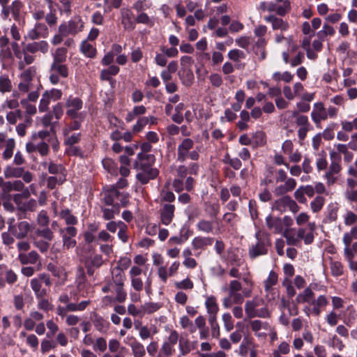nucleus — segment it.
I'll list each match as a JSON object with an SVG mask.
<instances>
[{
  "instance_id": "c85d7f7f",
  "label": "nucleus",
  "mask_w": 357,
  "mask_h": 357,
  "mask_svg": "<svg viewBox=\"0 0 357 357\" xmlns=\"http://www.w3.org/2000/svg\"><path fill=\"white\" fill-rule=\"evenodd\" d=\"M119 195L120 192L115 187L112 186L103 192L102 200L106 205H112L116 208V204H114V202L119 198Z\"/></svg>"
},
{
  "instance_id": "37998d69",
  "label": "nucleus",
  "mask_w": 357,
  "mask_h": 357,
  "mask_svg": "<svg viewBox=\"0 0 357 357\" xmlns=\"http://www.w3.org/2000/svg\"><path fill=\"white\" fill-rule=\"evenodd\" d=\"M22 120V122L18 123L16 126L15 131L20 137H23L26 134V129L32 125L33 119H28V118H23Z\"/></svg>"
},
{
  "instance_id": "aec40b11",
  "label": "nucleus",
  "mask_w": 357,
  "mask_h": 357,
  "mask_svg": "<svg viewBox=\"0 0 357 357\" xmlns=\"http://www.w3.org/2000/svg\"><path fill=\"white\" fill-rule=\"evenodd\" d=\"M48 33V28L45 24L37 23L32 29L29 31L27 36L30 40H36L40 38H47Z\"/></svg>"
},
{
  "instance_id": "0eeeda50",
  "label": "nucleus",
  "mask_w": 357,
  "mask_h": 357,
  "mask_svg": "<svg viewBox=\"0 0 357 357\" xmlns=\"http://www.w3.org/2000/svg\"><path fill=\"white\" fill-rule=\"evenodd\" d=\"M330 157L331 162L324 175L328 185H332L337 181L339 174L342 170L341 156L335 151H331L330 152Z\"/></svg>"
},
{
  "instance_id": "4be33fe9",
  "label": "nucleus",
  "mask_w": 357,
  "mask_h": 357,
  "mask_svg": "<svg viewBox=\"0 0 357 357\" xmlns=\"http://www.w3.org/2000/svg\"><path fill=\"white\" fill-rule=\"evenodd\" d=\"M255 347H257V345L253 337L246 335L243 337L237 353L241 357H247L248 353Z\"/></svg>"
},
{
  "instance_id": "6ab92c4d",
  "label": "nucleus",
  "mask_w": 357,
  "mask_h": 357,
  "mask_svg": "<svg viewBox=\"0 0 357 357\" xmlns=\"http://www.w3.org/2000/svg\"><path fill=\"white\" fill-rule=\"evenodd\" d=\"M345 198L351 202H357V180L347 178L346 180Z\"/></svg>"
},
{
  "instance_id": "052dcab7",
  "label": "nucleus",
  "mask_w": 357,
  "mask_h": 357,
  "mask_svg": "<svg viewBox=\"0 0 357 357\" xmlns=\"http://www.w3.org/2000/svg\"><path fill=\"white\" fill-rule=\"evenodd\" d=\"M36 73V68L33 66L29 67L24 70L20 75L21 80L31 82Z\"/></svg>"
},
{
  "instance_id": "4d7b16f0",
  "label": "nucleus",
  "mask_w": 357,
  "mask_h": 357,
  "mask_svg": "<svg viewBox=\"0 0 357 357\" xmlns=\"http://www.w3.org/2000/svg\"><path fill=\"white\" fill-rule=\"evenodd\" d=\"M180 354L178 357L185 356L191 351L190 341L188 339L181 338L178 342Z\"/></svg>"
},
{
  "instance_id": "423d86ee",
  "label": "nucleus",
  "mask_w": 357,
  "mask_h": 357,
  "mask_svg": "<svg viewBox=\"0 0 357 357\" xmlns=\"http://www.w3.org/2000/svg\"><path fill=\"white\" fill-rule=\"evenodd\" d=\"M83 101L78 97L69 96L65 101L66 115L69 119L86 118V112H82Z\"/></svg>"
},
{
  "instance_id": "b1692460",
  "label": "nucleus",
  "mask_w": 357,
  "mask_h": 357,
  "mask_svg": "<svg viewBox=\"0 0 357 357\" xmlns=\"http://www.w3.org/2000/svg\"><path fill=\"white\" fill-rule=\"evenodd\" d=\"M264 20L271 24L273 30H280L283 31L287 30L289 27V23L287 21L278 17L275 15L266 16Z\"/></svg>"
},
{
  "instance_id": "13d9d810",
  "label": "nucleus",
  "mask_w": 357,
  "mask_h": 357,
  "mask_svg": "<svg viewBox=\"0 0 357 357\" xmlns=\"http://www.w3.org/2000/svg\"><path fill=\"white\" fill-rule=\"evenodd\" d=\"M50 221V218L46 211L42 210L38 213L36 222L40 227H48Z\"/></svg>"
},
{
  "instance_id": "ddd939ff",
  "label": "nucleus",
  "mask_w": 357,
  "mask_h": 357,
  "mask_svg": "<svg viewBox=\"0 0 357 357\" xmlns=\"http://www.w3.org/2000/svg\"><path fill=\"white\" fill-rule=\"evenodd\" d=\"M50 81L52 84H57L60 79L67 78L69 70L66 65L51 64L50 68Z\"/></svg>"
},
{
  "instance_id": "0e129e2a",
  "label": "nucleus",
  "mask_w": 357,
  "mask_h": 357,
  "mask_svg": "<svg viewBox=\"0 0 357 357\" xmlns=\"http://www.w3.org/2000/svg\"><path fill=\"white\" fill-rule=\"evenodd\" d=\"M180 324L183 329H188L190 333L196 332V326L187 316L181 317Z\"/></svg>"
},
{
  "instance_id": "72a5a7b5",
  "label": "nucleus",
  "mask_w": 357,
  "mask_h": 357,
  "mask_svg": "<svg viewBox=\"0 0 357 357\" xmlns=\"http://www.w3.org/2000/svg\"><path fill=\"white\" fill-rule=\"evenodd\" d=\"M133 357H144L146 356L145 347L138 340L134 339L130 344Z\"/></svg>"
},
{
  "instance_id": "c756f323",
  "label": "nucleus",
  "mask_w": 357,
  "mask_h": 357,
  "mask_svg": "<svg viewBox=\"0 0 357 357\" xmlns=\"http://www.w3.org/2000/svg\"><path fill=\"white\" fill-rule=\"evenodd\" d=\"M92 323L96 329L101 333H106L109 330V323L98 314H93L92 317Z\"/></svg>"
},
{
  "instance_id": "7c9ffc66",
  "label": "nucleus",
  "mask_w": 357,
  "mask_h": 357,
  "mask_svg": "<svg viewBox=\"0 0 357 357\" xmlns=\"http://www.w3.org/2000/svg\"><path fill=\"white\" fill-rule=\"evenodd\" d=\"M126 277L123 271L119 267H115L112 271V279L109 283L112 286L115 285H124Z\"/></svg>"
},
{
  "instance_id": "ea45409f",
  "label": "nucleus",
  "mask_w": 357,
  "mask_h": 357,
  "mask_svg": "<svg viewBox=\"0 0 357 357\" xmlns=\"http://www.w3.org/2000/svg\"><path fill=\"white\" fill-rule=\"evenodd\" d=\"M20 104L24 109L23 118L32 119L31 116L37 113V108L35 105L31 102H28L27 100H21Z\"/></svg>"
},
{
  "instance_id": "8fccbe9b",
  "label": "nucleus",
  "mask_w": 357,
  "mask_h": 357,
  "mask_svg": "<svg viewBox=\"0 0 357 357\" xmlns=\"http://www.w3.org/2000/svg\"><path fill=\"white\" fill-rule=\"evenodd\" d=\"M36 235L41 237V239L49 241H52L54 238V232L49 227H43L42 229L38 228L36 231Z\"/></svg>"
},
{
  "instance_id": "473e14b6",
  "label": "nucleus",
  "mask_w": 357,
  "mask_h": 357,
  "mask_svg": "<svg viewBox=\"0 0 357 357\" xmlns=\"http://www.w3.org/2000/svg\"><path fill=\"white\" fill-rule=\"evenodd\" d=\"M40 256L38 252L35 250H32L28 254L24 252H20L18 255V259L21 264H34L39 259Z\"/></svg>"
},
{
  "instance_id": "bb28decb",
  "label": "nucleus",
  "mask_w": 357,
  "mask_h": 357,
  "mask_svg": "<svg viewBox=\"0 0 357 357\" xmlns=\"http://www.w3.org/2000/svg\"><path fill=\"white\" fill-rule=\"evenodd\" d=\"M250 327L252 331L254 332L255 335L258 338H264L266 337V333L260 332L261 329L267 330L269 327V325L267 322H262L260 320L255 319L250 321L249 323Z\"/></svg>"
},
{
  "instance_id": "a878e982",
  "label": "nucleus",
  "mask_w": 357,
  "mask_h": 357,
  "mask_svg": "<svg viewBox=\"0 0 357 357\" xmlns=\"http://www.w3.org/2000/svg\"><path fill=\"white\" fill-rule=\"evenodd\" d=\"M268 229L275 234H281L283 231L282 219L278 217L268 215L266 218Z\"/></svg>"
},
{
  "instance_id": "f704fd0d",
  "label": "nucleus",
  "mask_w": 357,
  "mask_h": 357,
  "mask_svg": "<svg viewBox=\"0 0 357 357\" xmlns=\"http://www.w3.org/2000/svg\"><path fill=\"white\" fill-rule=\"evenodd\" d=\"M314 298V294L310 287L305 288L303 292L300 293L296 298L297 303H312Z\"/></svg>"
},
{
  "instance_id": "603ef678",
  "label": "nucleus",
  "mask_w": 357,
  "mask_h": 357,
  "mask_svg": "<svg viewBox=\"0 0 357 357\" xmlns=\"http://www.w3.org/2000/svg\"><path fill=\"white\" fill-rule=\"evenodd\" d=\"M81 52L87 57L93 58L96 54V48L86 41H83L80 46Z\"/></svg>"
},
{
  "instance_id": "c9c22d12",
  "label": "nucleus",
  "mask_w": 357,
  "mask_h": 357,
  "mask_svg": "<svg viewBox=\"0 0 357 357\" xmlns=\"http://www.w3.org/2000/svg\"><path fill=\"white\" fill-rule=\"evenodd\" d=\"M71 122L66 125L65 128L63 129V136H67L70 135V133L73 130H78L80 129L82 126V122L84 121L85 118L80 119H70Z\"/></svg>"
},
{
  "instance_id": "6e6d98bb",
  "label": "nucleus",
  "mask_w": 357,
  "mask_h": 357,
  "mask_svg": "<svg viewBox=\"0 0 357 357\" xmlns=\"http://www.w3.org/2000/svg\"><path fill=\"white\" fill-rule=\"evenodd\" d=\"M49 241L44 239H39L37 238H33V245L37 248L42 253H46L50 248Z\"/></svg>"
},
{
  "instance_id": "de8ad7c7",
  "label": "nucleus",
  "mask_w": 357,
  "mask_h": 357,
  "mask_svg": "<svg viewBox=\"0 0 357 357\" xmlns=\"http://www.w3.org/2000/svg\"><path fill=\"white\" fill-rule=\"evenodd\" d=\"M52 114L47 113L41 118L40 122L44 128L50 127V132L53 134H55L56 132V126L58 122H52Z\"/></svg>"
},
{
  "instance_id": "a211bd4d",
  "label": "nucleus",
  "mask_w": 357,
  "mask_h": 357,
  "mask_svg": "<svg viewBox=\"0 0 357 357\" xmlns=\"http://www.w3.org/2000/svg\"><path fill=\"white\" fill-rule=\"evenodd\" d=\"M175 206L172 204H161L159 211L160 222L169 225L174 217Z\"/></svg>"
},
{
  "instance_id": "2f4dec72",
  "label": "nucleus",
  "mask_w": 357,
  "mask_h": 357,
  "mask_svg": "<svg viewBox=\"0 0 357 357\" xmlns=\"http://www.w3.org/2000/svg\"><path fill=\"white\" fill-rule=\"evenodd\" d=\"M68 50L65 47H58L52 53L53 61L51 64L65 65L67 59Z\"/></svg>"
},
{
  "instance_id": "5fc2aeb1",
  "label": "nucleus",
  "mask_w": 357,
  "mask_h": 357,
  "mask_svg": "<svg viewBox=\"0 0 357 357\" xmlns=\"http://www.w3.org/2000/svg\"><path fill=\"white\" fill-rule=\"evenodd\" d=\"M222 162L225 164L229 165L235 170L240 169L242 166V162L240 159L238 158H231L228 153L224 156Z\"/></svg>"
},
{
  "instance_id": "1a4fd4ad",
  "label": "nucleus",
  "mask_w": 357,
  "mask_h": 357,
  "mask_svg": "<svg viewBox=\"0 0 357 357\" xmlns=\"http://www.w3.org/2000/svg\"><path fill=\"white\" fill-rule=\"evenodd\" d=\"M42 282H44L47 287L51 286L52 282L48 274L40 273L30 282L31 287L36 297H45L47 295V290L42 289Z\"/></svg>"
},
{
  "instance_id": "5701e85b",
  "label": "nucleus",
  "mask_w": 357,
  "mask_h": 357,
  "mask_svg": "<svg viewBox=\"0 0 357 357\" xmlns=\"http://www.w3.org/2000/svg\"><path fill=\"white\" fill-rule=\"evenodd\" d=\"M48 50L49 45L45 40L32 42L26 44L24 47V51L28 52L30 54H35L37 52L46 54L48 52Z\"/></svg>"
},
{
  "instance_id": "a18cd8bd",
  "label": "nucleus",
  "mask_w": 357,
  "mask_h": 357,
  "mask_svg": "<svg viewBox=\"0 0 357 357\" xmlns=\"http://www.w3.org/2000/svg\"><path fill=\"white\" fill-rule=\"evenodd\" d=\"M252 145L255 148L264 146L266 144V136L265 132L257 131L252 135Z\"/></svg>"
},
{
  "instance_id": "3c124183",
  "label": "nucleus",
  "mask_w": 357,
  "mask_h": 357,
  "mask_svg": "<svg viewBox=\"0 0 357 357\" xmlns=\"http://www.w3.org/2000/svg\"><path fill=\"white\" fill-rule=\"evenodd\" d=\"M24 168L13 166H8L4 169V176L6 178H20L23 173Z\"/></svg>"
},
{
  "instance_id": "338daca9",
  "label": "nucleus",
  "mask_w": 357,
  "mask_h": 357,
  "mask_svg": "<svg viewBox=\"0 0 357 357\" xmlns=\"http://www.w3.org/2000/svg\"><path fill=\"white\" fill-rule=\"evenodd\" d=\"M197 229L199 231L210 233L213 231V222L206 220H201L198 222L197 225Z\"/></svg>"
},
{
  "instance_id": "cd10ccee",
  "label": "nucleus",
  "mask_w": 357,
  "mask_h": 357,
  "mask_svg": "<svg viewBox=\"0 0 357 357\" xmlns=\"http://www.w3.org/2000/svg\"><path fill=\"white\" fill-rule=\"evenodd\" d=\"M121 24L125 29L131 31L135 29V17L130 10L126 8L121 10Z\"/></svg>"
},
{
  "instance_id": "bf43d9fd",
  "label": "nucleus",
  "mask_w": 357,
  "mask_h": 357,
  "mask_svg": "<svg viewBox=\"0 0 357 357\" xmlns=\"http://www.w3.org/2000/svg\"><path fill=\"white\" fill-rule=\"evenodd\" d=\"M226 260L233 266H240L242 264L241 259L233 250L228 251Z\"/></svg>"
},
{
  "instance_id": "58836bf2",
  "label": "nucleus",
  "mask_w": 357,
  "mask_h": 357,
  "mask_svg": "<svg viewBox=\"0 0 357 357\" xmlns=\"http://www.w3.org/2000/svg\"><path fill=\"white\" fill-rule=\"evenodd\" d=\"M43 167H47V169L50 174H57L59 176H61V177H66L65 174V168L62 165L56 164L54 162H43Z\"/></svg>"
},
{
  "instance_id": "f03ea898",
  "label": "nucleus",
  "mask_w": 357,
  "mask_h": 357,
  "mask_svg": "<svg viewBox=\"0 0 357 357\" xmlns=\"http://www.w3.org/2000/svg\"><path fill=\"white\" fill-rule=\"evenodd\" d=\"M264 300L259 297H255L252 300L247 301L245 304V312L249 319L255 317L268 318L271 314L267 307L264 305Z\"/></svg>"
},
{
  "instance_id": "6e6552de",
  "label": "nucleus",
  "mask_w": 357,
  "mask_h": 357,
  "mask_svg": "<svg viewBox=\"0 0 357 357\" xmlns=\"http://www.w3.org/2000/svg\"><path fill=\"white\" fill-rule=\"evenodd\" d=\"M15 146L16 142L14 138L9 137L6 132H0V150H3V160H8L13 157Z\"/></svg>"
},
{
  "instance_id": "f8f14e48",
  "label": "nucleus",
  "mask_w": 357,
  "mask_h": 357,
  "mask_svg": "<svg viewBox=\"0 0 357 357\" xmlns=\"http://www.w3.org/2000/svg\"><path fill=\"white\" fill-rule=\"evenodd\" d=\"M136 168L140 170L136 177L142 184L149 183L150 180L155 178L158 175V170L156 168L151 167L142 162L137 164Z\"/></svg>"
},
{
  "instance_id": "f3484780",
  "label": "nucleus",
  "mask_w": 357,
  "mask_h": 357,
  "mask_svg": "<svg viewBox=\"0 0 357 357\" xmlns=\"http://www.w3.org/2000/svg\"><path fill=\"white\" fill-rule=\"evenodd\" d=\"M310 116L317 127H319L321 121L327 120L326 108L324 104L322 102L314 103Z\"/></svg>"
},
{
  "instance_id": "20e7f679",
  "label": "nucleus",
  "mask_w": 357,
  "mask_h": 357,
  "mask_svg": "<svg viewBox=\"0 0 357 357\" xmlns=\"http://www.w3.org/2000/svg\"><path fill=\"white\" fill-rule=\"evenodd\" d=\"M194 146L195 142L192 139L188 137L183 139L177 147L176 160L179 162H184L188 159L199 160V153L197 150H192Z\"/></svg>"
},
{
  "instance_id": "9b49d317",
  "label": "nucleus",
  "mask_w": 357,
  "mask_h": 357,
  "mask_svg": "<svg viewBox=\"0 0 357 357\" xmlns=\"http://www.w3.org/2000/svg\"><path fill=\"white\" fill-rule=\"evenodd\" d=\"M77 234V229L73 226H68L59 229V234L62 238L63 250H70L76 246L77 242L74 239V237Z\"/></svg>"
},
{
  "instance_id": "774afa93",
  "label": "nucleus",
  "mask_w": 357,
  "mask_h": 357,
  "mask_svg": "<svg viewBox=\"0 0 357 357\" xmlns=\"http://www.w3.org/2000/svg\"><path fill=\"white\" fill-rule=\"evenodd\" d=\"M66 181V177L59 176H49L47 178V186L49 189L53 190L56 188V185L62 184Z\"/></svg>"
},
{
  "instance_id": "f257e3e1",
  "label": "nucleus",
  "mask_w": 357,
  "mask_h": 357,
  "mask_svg": "<svg viewBox=\"0 0 357 357\" xmlns=\"http://www.w3.org/2000/svg\"><path fill=\"white\" fill-rule=\"evenodd\" d=\"M84 22L79 17H75L68 22L61 23L58 27V33L51 40L53 45L61 44L65 38L75 36L84 29Z\"/></svg>"
},
{
  "instance_id": "864d4df0",
  "label": "nucleus",
  "mask_w": 357,
  "mask_h": 357,
  "mask_svg": "<svg viewBox=\"0 0 357 357\" xmlns=\"http://www.w3.org/2000/svg\"><path fill=\"white\" fill-rule=\"evenodd\" d=\"M135 329L139 331L140 338L145 340L148 338L152 337V331L146 326H142L141 323L135 324Z\"/></svg>"
},
{
  "instance_id": "4c0bfd02",
  "label": "nucleus",
  "mask_w": 357,
  "mask_h": 357,
  "mask_svg": "<svg viewBox=\"0 0 357 357\" xmlns=\"http://www.w3.org/2000/svg\"><path fill=\"white\" fill-rule=\"evenodd\" d=\"M282 196V197L275 200L273 205V208L280 212L284 211L288 208L291 200V197L289 195H283Z\"/></svg>"
},
{
  "instance_id": "69168bd1",
  "label": "nucleus",
  "mask_w": 357,
  "mask_h": 357,
  "mask_svg": "<svg viewBox=\"0 0 357 357\" xmlns=\"http://www.w3.org/2000/svg\"><path fill=\"white\" fill-rule=\"evenodd\" d=\"M85 264L86 266H91L98 268L102 265L103 260L101 255H95L93 257L87 258L86 259Z\"/></svg>"
},
{
  "instance_id": "e433bc0d",
  "label": "nucleus",
  "mask_w": 357,
  "mask_h": 357,
  "mask_svg": "<svg viewBox=\"0 0 357 357\" xmlns=\"http://www.w3.org/2000/svg\"><path fill=\"white\" fill-rule=\"evenodd\" d=\"M213 243V238L211 237H195L192 241V245L195 250L204 249Z\"/></svg>"
},
{
  "instance_id": "09e8293b",
  "label": "nucleus",
  "mask_w": 357,
  "mask_h": 357,
  "mask_svg": "<svg viewBox=\"0 0 357 357\" xmlns=\"http://www.w3.org/2000/svg\"><path fill=\"white\" fill-rule=\"evenodd\" d=\"M112 291L115 294L116 302L123 303L126 300L127 293L124 289V285L112 286Z\"/></svg>"
},
{
  "instance_id": "39448f33",
  "label": "nucleus",
  "mask_w": 357,
  "mask_h": 357,
  "mask_svg": "<svg viewBox=\"0 0 357 357\" xmlns=\"http://www.w3.org/2000/svg\"><path fill=\"white\" fill-rule=\"evenodd\" d=\"M255 237L257 238L256 243L250 246L248 250V255L252 259L266 255L271 246V241L268 234L257 232Z\"/></svg>"
},
{
  "instance_id": "4468645a",
  "label": "nucleus",
  "mask_w": 357,
  "mask_h": 357,
  "mask_svg": "<svg viewBox=\"0 0 357 357\" xmlns=\"http://www.w3.org/2000/svg\"><path fill=\"white\" fill-rule=\"evenodd\" d=\"M178 340V333L175 330L170 331L167 340L164 342L160 348V352L165 357H170L175 353L174 346Z\"/></svg>"
},
{
  "instance_id": "a19ab883",
  "label": "nucleus",
  "mask_w": 357,
  "mask_h": 357,
  "mask_svg": "<svg viewBox=\"0 0 357 357\" xmlns=\"http://www.w3.org/2000/svg\"><path fill=\"white\" fill-rule=\"evenodd\" d=\"M205 305L207 309V312L209 314V317L214 316V317H216L219 307L215 298L213 296L208 297L206 301Z\"/></svg>"
},
{
  "instance_id": "412c9836",
  "label": "nucleus",
  "mask_w": 357,
  "mask_h": 357,
  "mask_svg": "<svg viewBox=\"0 0 357 357\" xmlns=\"http://www.w3.org/2000/svg\"><path fill=\"white\" fill-rule=\"evenodd\" d=\"M316 228L317 227L314 222L307 223V229L309 231L307 233L305 229L299 228L298 230V236L299 241L303 239L305 244L312 243L314 238V231L316 230Z\"/></svg>"
},
{
  "instance_id": "c03bdc74",
  "label": "nucleus",
  "mask_w": 357,
  "mask_h": 357,
  "mask_svg": "<svg viewBox=\"0 0 357 357\" xmlns=\"http://www.w3.org/2000/svg\"><path fill=\"white\" fill-rule=\"evenodd\" d=\"M13 90V84L6 74L0 75V92L2 93H9Z\"/></svg>"
},
{
  "instance_id": "49530a36",
  "label": "nucleus",
  "mask_w": 357,
  "mask_h": 357,
  "mask_svg": "<svg viewBox=\"0 0 357 357\" xmlns=\"http://www.w3.org/2000/svg\"><path fill=\"white\" fill-rule=\"evenodd\" d=\"M91 301L90 300L82 301L79 303L74 302H70L68 303L67 309L68 312H77L84 311L90 304Z\"/></svg>"
},
{
  "instance_id": "7ed1b4c3",
  "label": "nucleus",
  "mask_w": 357,
  "mask_h": 357,
  "mask_svg": "<svg viewBox=\"0 0 357 357\" xmlns=\"http://www.w3.org/2000/svg\"><path fill=\"white\" fill-rule=\"evenodd\" d=\"M275 188L273 193L275 196H281L293 191L297 185L296 181L292 177H288L287 173L283 169H276L275 183H283Z\"/></svg>"
},
{
  "instance_id": "2eb2a0df",
  "label": "nucleus",
  "mask_w": 357,
  "mask_h": 357,
  "mask_svg": "<svg viewBox=\"0 0 357 357\" xmlns=\"http://www.w3.org/2000/svg\"><path fill=\"white\" fill-rule=\"evenodd\" d=\"M10 231L17 239H24L32 231L33 226L27 221L19 222L16 225L9 227Z\"/></svg>"
},
{
  "instance_id": "393cba45",
  "label": "nucleus",
  "mask_w": 357,
  "mask_h": 357,
  "mask_svg": "<svg viewBox=\"0 0 357 357\" xmlns=\"http://www.w3.org/2000/svg\"><path fill=\"white\" fill-rule=\"evenodd\" d=\"M311 304L313 305L312 309L310 310L308 307H306V309L310 311L313 315L319 317L321 312V308L328 304V301L324 295H320L317 299L314 298Z\"/></svg>"
},
{
  "instance_id": "79ce46f5",
  "label": "nucleus",
  "mask_w": 357,
  "mask_h": 357,
  "mask_svg": "<svg viewBox=\"0 0 357 357\" xmlns=\"http://www.w3.org/2000/svg\"><path fill=\"white\" fill-rule=\"evenodd\" d=\"M59 216L61 219L65 221V223L68 226L75 225L77 223V218L72 214L71 211L68 208L63 209L60 212Z\"/></svg>"
},
{
  "instance_id": "dca6fc26",
  "label": "nucleus",
  "mask_w": 357,
  "mask_h": 357,
  "mask_svg": "<svg viewBox=\"0 0 357 357\" xmlns=\"http://www.w3.org/2000/svg\"><path fill=\"white\" fill-rule=\"evenodd\" d=\"M17 280V274L6 264H0V289L6 286V283L13 284Z\"/></svg>"
},
{
  "instance_id": "e2e57ef3",
  "label": "nucleus",
  "mask_w": 357,
  "mask_h": 357,
  "mask_svg": "<svg viewBox=\"0 0 357 357\" xmlns=\"http://www.w3.org/2000/svg\"><path fill=\"white\" fill-rule=\"evenodd\" d=\"M37 206V201L34 199H30L29 200L23 202L19 211L22 213H26L27 211L33 212L36 210Z\"/></svg>"
},
{
  "instance_id": "9d476101",
  "label": "nucleus",
  "mask_w": 357,
  "mask_h": 357,
  "mask_svg": "<svg viewBox=\"0 0 357 357\" xmlns=\"http://www.w3.org/2000/svg\"><path fill=\"white\" fill-rule=\"evenodd\" d=\"M6 106L10 109H13L6 114V119L8 124L16 125L18 121H22L24 112L19 109L20 102L17 100H9L6 102Z\"/></svg>"
},
{
  "instance_id": "680f3d73",
  "label": "nucleus",
  "mask_w": 357,
  "mask_h": 357,
  "mask_svg": "<svg viewBox=\"0 0 357 357\" xmlns=\"http://www.w3.org/2000/svg\"><path fill=\"white\" fill-rule=\"evenodd\" d=\"M179 77L185 86H190L194 80L193 73L190 69L184 70L182 74L179 73Z\"/></svg>"
}]
</instances>
